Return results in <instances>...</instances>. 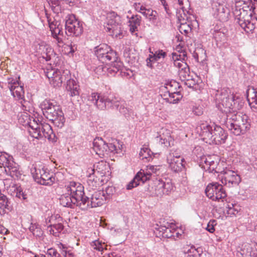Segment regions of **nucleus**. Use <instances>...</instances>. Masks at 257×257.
I'll return each mask as SVG.
<instances>
[{
  "instance_id": "ea45409f",
  "label": "nucleus",
  "mask_w": 257,
  "mask_h": 257,
  "mask_svg": "<svg viewBox=\"0 0 257 257\" xmlns=\"http://www.w3.org/2000/svg\"><path fill=\"white\" fill-rule=\"evenodd\" d=\"M51 121L58 127H62L64 126L65 121L63 112H59V116H57L56 118L55 117L54 118V120L53 119Z\"/></svg>"
},
{
  "instance_id": "4be33fe9",
  "label": "nucleus",
  "mask_w": 257,
  "mask_h": 257,
  "mask_svg": "<svg viewBox=\"0 0 257 257\" xmlns=\"http://www.w3.org/2000/svg\"><path fill=\"white\" fill-rule=\"evenodd\" d=\"M37 51L40 53L42 57L46 59V61H49L51 59V53H53L52 49L44 43H41L39 44V46L37 48Z\"/></svg>"
},
{
  "instance_id": "49530a36",
  "label": "nucleus",
  "mask_w": 257,
  "mask_h": 257,
  "mask_svg": "<svg viewBox=\"0 0 257 257\" xmlns=\"http://www.w3.org/2000/svg\"><path fill=\"white\" fill-rule=\"evenodd\" d=\"M160 143L161 144H164V146L166 147L171 146V141H172L171 138L169 135L167 136L166 137H164V136H160Z\"/></svg>"
},
{
  "instance_id": "864d4df0",
  "label": "nucleus",
  "mask_w": 257,
  "mask_h": 257,
  "mask_svg": "<svg viewBox=\"0 0 257 257\" xmlns=\"http://www.w3.org/2000/svg\"><path fill=\"white\" fill-rule=\"evenodd\" d=\"M62 32V27L58 25L56 28H55L53 32H51L53 38H57L58 35H60Z\"/></svg>"
},
{
  "instance_id": "58836bf2",
  "label": "nucleus",
  "mask_w": 257,
  "mask_h": 257,
  "mask_svg": "<svg viewBox=\"0 0 257 257\" xmlns=\"http://www.w3.org/2000/svg\"><path fill=\"white\" fill-rule=\"evenodd\" d=\"M184 67L179 70V75L181 79L185 80L191 76L190 75V69L187 64H183Z\"/></svg>"
},
{
  "instance_id": "09e8293b",
  "label": "nucleus",
  "mask_w": 257,
  "mask_h": 257,
  "mask_svg": "<svg viewBox=\"0 0 257 257\" xmlns=\"http://www.w3.org/2000/svg\"><path fill=\"white\" fill-rule=\"evenodd\" d=\"M16 196L23 200H25L27 198V194L23 192L21 188H17Z\"/></svg>"
},
{
  "instance_id": "338daca9",
  "label": "nucleus",
  "mask_w": 257,
  "mask_h": 257,
  "mask_svg": "<svg viewBox=\"0 0 257 257\" xmlns=\"http://www.w3.org/2000/svg\"><path fill=\"white\" fill-rule=\"evenodd\" d=\"M228 211L229 212V213L233 214L234 215L238 212V210L234 208V209L232 207H230L229 205Z\"/></svg>"
},
{
  "instance_id": "c85d7f7f",
  "label": "nucleus",
  "mask_w": 257,
  "mask_h": 257,
  "mask_svg": "<svg viewBox=\"0 0 257 257\" xmlns=\"http://www.w3.org/2000/svg\"><path fill=\"white\" fill-rule=\"evenodd\" d=\"M181 18L179 16H178V20L181 22L180 25L179 27V30L180 32L187 36L189 33H190L192 31L191 25L189 23H186L184 22H181L182 18L183 21L185 20V18L183 17L181 15L180 16Z\"/></svg>"
},
{
  "instance_id": "f8f14e48",
  "label": "nucleus",
  "mask_w": 257,
  "mask_h": 257,
  "mask_svg": "<svg viewBox=\"0 0 257 257\" xmlns=\"http://www.w3.org/2000/svg\"><path fill=\"white\" fill-rule=\"evenodd\" d=\"M41 106L43 114L50 120L54 119L57 116H59V112H62L59 106L53 104L48 100H45L41 104Z\"/></svg>"
},
{
  "instance_id": "72a5a7b5",
  "label": "nucleus",
  "mask_w": 257,
  "mask_h": 257,
  "mask_svg": "<svg viewBox=\"0 0 257 257\" xmlns=\"http://www.w3.org/2000/svg\"><path fill=\"white\" fill-rule=\"evenodd\" d=\"M87 184L89 189L94 190L99 185L98 179L93 174H90L87 180Z\"/></svg>"
},
{
  "instance_id": "e2e57ef3",
  "label": "nucleus",
  "mask_w": 257,
  "mask_h": 257,
  "mask_svg": "<svg viewBox=\"0 0 257 257\" xmlns=\"http://www.w3.org/2000/svg\"><path fill=\"white\" fill-rule=\"evenodd\" d=\"M174 63L175 66L178 67L180 70L184 67L183 64H187L186 63L179 62V60H178L177 61H175Z\"/></svg>"
},
{
  "instance_id": "dca6fc26",
  "label": "nucleus",
  "mask_w": 257,
  "mask_h": 257,
  "mask_svg": "<svg viewBox=\"0 0 257 257\" xmlns=\"http://www.w3.org/2000/svg\"><path fill=\"white\" fill-rule=\"evenodd\" d=\"M222 184L228 187H232L237 186L241 181L240 176L232 171L225 172L221 177Z\"/></svg>"
},
{
  "instance_id": "680f3d73",
  "label": "nucleus",
  "mask_w": 257,
  "mask_h": 257,
  "mask_svg": "<svg viewBox=\"0 0 257 257\" xmlns=\"http://www.w3.org/2000/svg\"><path fill=\"white\" fill-rule=\"evenodd\" d=\"M153 61H155V60L153 59V55H150L149 56V57L146 60L147 65L150 68H152L153 66H152V62H153Z\"/></svg>"
},
{
  "instance_id": "1a4fd4ad",
  "label": "nucleus",
  "mask_w": 257,
  "mask_h": 257,
  "mask_svg": "<svg viewBox=\"0 0 257 257\" xmlns=\"http://www.w3.org/2000/svg\"><path fill=\"white\" fill-rule=\"evenodd\" d=\"M180 88L179 83L176 81H171L166 84L164 99L170 103H176L181 98L180 92L177 90Z\"/></svg>"
},
{
  "instance_id": "052dcab7",
  "label": "nucleus",
  "mask_w": 257,
  "mask_h": 257,
  "mask_svg": "<svg viewBox=\"0 0 257 257\" xmlns=\"http://www.w3.org/2000/svg\"><path fill=\"white\" fill-rule=\"evenodd\" d=\"M74 40H73V41H72L71 44H70V53H74L75 51H76L77 50V45L74 43Z\"/></svg>"
},
{
  "instance_id": "f03ea898",
  "label": "nucleus",
  "mask_w": 257,
  "mask_h": 257,
  "mask_svg": "<svg viewBox=\"0 0 257 257\" xmlns=\"http://www.w3.org/2000/svg\"><path fill=\"white\" fill-rule=\"evenodd\" d=\"M66 189L68 193L62 194L59 198L61 205L71 208L76 205L82 210L88 209V199L84 195L83 186L79 183L70 182Z\"/></svg>"
},
{
  "instance_id": "bb28decb",
  "label": "nucleus",
  "mask_w": 257,
  "mask_h": 257,
  "mask_svg": "<svg viewBox=\"0 0 257 257\" xmlns=\"http://www.w3.org/2000/svg\"><path fill=\"white\" fill-rule=\"evenodd\" d=\"M104 54L103 57H101L102 58L98 59V60L102 63H105L108 65L112 61H115L116 60V53L112 49L110 50V52L105 53Z\"/></svg>"
},
{
  "instance_id": "412c9836",
  "label": "nucleus",
  "mask_w": 257,
  "mask_h": 257,
  "mask_svg": "<svg viewBox=\"0 0 257 257\" xmlns=\"http://www.w3.org/2000/svg\"><path fill=\"white\" fill-rule=\"evenodd\" d=\"M9 88L12 94L18 99H22L24 95V91L23 87L20 86L18 82H14L13 83L9 84Z\"/></svg>"
},
{
  "instance_id": "774afa93",
  "label": "nucleus",
  "mask_w": 257,
  "mask_h": 257,
  "mask_svg": "<svg viewBox=\"0 0 257 257\" xmlns=\"http://www.w3.org/2000/svg\"><path fill=\"white\" fill-rule=\"evenodd\" d=\"M50 229L48 230L50 234H53L54 236L57 237L58 236L59 234L58 232L56 231H55L53 227H50Z\"/></svg>"
},
{
  "instance_id": "0e129e2a",
  "label": "nucleus",
  "mask_w": 257,
  "mask_h": 257,
  "mask_svg": "<svg viewBox=\"0 0 257 257\" xmlns=\"http://www.w3.org/2000/svg\"><path fill=\"white\" fill-rule=\"evenodd\" d=\"M148 171L146 172L145 173H146L147 172L151 173V172H150V171H151L152 172L155 173H156L157 172V168H155L154 166H148ZM151 175H152V174H151Z\"/></svg>"
},
{
  "instance_id": "f704fd0d",
  "label": "nucleus",
  "mask_w": 257,
  "mask_h": 257,
  "mask_svg": "<svg viewBox=\"0 0 257 257\" xmlns=\"http://www.w3.org/2000/svg\"><path fill=\"white\" fill-rule=\"evenodd\" d=\"M153 152L148 147H144L141 149L139 155L142 160H146L147 161H150L152 159L151 155Z\"/></svg>"
},
{
  "instance_id": "4468645a",
  "label": "nucleus",
  "mask_w": 257,
  "mask_h": 257,
  "mask_svg": "<svg viewBox=\"0 0 257 257\" xmlns=\"http://www.w3.org/2000/svg\"><path fill=\"white\" fill-rule=\"evenodd\" d=\"M212 6L215 11V15L219 21L226 22L228 20L230 11L224 3L214 2Z\"/></svg>"
},
{
  "instance_id": "e433bc0d",
  "label": "nucleus",
  "mask_w": 257,
  "mask_h": 257,
  "mask_svg": "<svg viewBox=\"0 0 257 257\" xmlns=\"http://www.w3.org/2000/svg\"><path fill=\"white\" fill-rule=\"evenodd\" d=\"M246 95L248 102L257 100V91L252 87H248L246 92Z\"/></svg>"
},
{
  "instance_id": "c756f323",
  "label": "nucleus",
  "mask_w": 257,
  "mask_h": 257,
  "mask_svg": "<svg viewBox=\"0 0 257 257\" xmlns=\"http://www.w3.org/2000/svg\"><path fill=\"white\" fill-rule=\"evenodd\" d=\"M108 66L109 67H108L107 70L110 73H116L118 71L121 70L122 63L120 61L118 60V57L116 56V60L115 61H112Z\"/></svg>"
},
{
  "instance_id": "0eeeda50",
  "label": "nucleus",
  "mask_w": 257,
  "mask_h": 257,
  "mask_svg": "<svg viewBox=\"0 0 257 257\" xmlns=\"http://www.w3.org/2000/svg\"><path fill=\"white\" fill-rule=\"evenodd\" d=\"M31 131L30 133L33 138L40 139L44 137L52 142H56L55 135L53 133L51 126L47 123L36 124V127L31 126Z\"/></svg>"
},
{
  "instance_id": "9d476101",
  "label": "nucleus",
  "mask_w": 257,
  "mask_h": 257,
  "mask_svg": "<svg viewBox=\"0 0 257 257\" xmlns=\"http://www.w3.org/2000/svg\"><path fill=\"white\" fill-rule=\"evenodd\" d=\"M206 196L212 200H218L226 197V193L221 184L213 182L208 185L205 189Z\"/></svg>"
},
{
  "instance_id": "39448f33",
  "label": "nucleus",
  "mask_w": 257,
  "mask_h": 257,
  "mask_svg": "<svg viewBox=\"0 0 257 257\" xmlns=\"http://www.w3.org/2000/svg\"><path fill=\"white\" fill-rule=\"evenodd\" d=\"M122 145L117 140L111 143H106L101 138H96L93 140V149L100 157L103 158L110 154H119Z\"/></svg>"
},
{
  "instance_id": "5fc2aeb1",
  "label": "nucleus",
  "mask_w": 257,
  "mask_h": 257,
  "mask_svg": "<svg viewBox=\"0 0 257 257\" xmlns=\"http://www.w3.org/2000/svg\"><path fill=\"white\" fill-rule=\"evenodd\" d=\"M43 231L42 230L40 225L36 228L35 231L33 232V235L37 237H41L43 235Z\"/></svg>"
},
{
  "instance_id": "3c124183",
  "label": "nucleus",
  "mask_w": 257,
  "mask_h": 257,
  "mask_svg": "<svg viewBox=\"0 0 257 257\" xmlns=\"http://www.w3.org/2000/svg\"><path fill=\"white\" fill-rule=\"evenodd\" d=\"M47 254L48 256H50L52 257H61L60 254L54 248H50L47 250Z\"/></svg>"
},
{
  "instance_id": "603ef678",
  "label": "nucleus",
  "mask_w": 257,
  "mask_h": 257,
  "mask_svg": "<svg viewBox=\"0 0 257 257\" xmlns=\"http://www.w3.org/2000/svg\"><path fill=\"white\" fill-rule=\"evenodd\" d=\"M61 0H47L49 5H51L52 9L54 11L60 5Z\"/></svg>"
},
{
  "instance_id": "c9c22d12",
  "label": "nucleus",
  "mask_w": 257,
  "mask_h": 257,
  "mask_svg": "<svg viewBox=\"0 0 257 257\" xmlns=\"http://www.w3.org/2000/svg\"><path fill=\"white\" fill-rule=\"evenodd\" d=\"M45 170V168L44 167L38 168L34 167L31 168V172L35 181L37 182V180H40L42 178L43 175V172H44Z\"/></svg>"
},
{
  "instance_id": "f257e3e1",
  "label": "nucleus",
  "mask_w": 257,
  "mask_h": 257,
  "mask_svg": "<svg viewBox=\"0 0 257 257\" xmlns=\"http://www.w3.org/2000/svg\"><path fill=\"white\" fill-rule=\"evenodd\" d=\"M215 97L218 108L226 114V125L228 130L235 136L245 134L250 128L248 116L240 112L234 113L243 106L241 98L231 93L228 88L216 90Z\"/></svg>"
},
{
  "instance_id": "423d86ee",
  "label": "nucleus",
  "mask_w": 257,
  "mask_h": 257,
  "mask_svg": "<svg viewBox=\"0 0 257 257\" xmlns=\"http://www.w3.org/2000/svg\"><path fill=\"white\" fill-rule=\"evenodd\" d=\"M201 135L205 139H208L212 143L220 145L225 143L227 138V133L220 126L213 125L212 126L207 123H202L200 126Z\"/></svg>"
},
{
  "instance_id": "393cba45",
  "label": "nucleus",
  "mask_w": 257,
  "mask_h": 257,
  "mask_svg": "<svg viewBox=\"0 0 257 257\" xmlns=\"http://www.w3.org/2000/svg\"><path fill=\"white\" fill-rule=\"evenodd\" d=\"M141 17L139 15H133L130 19L128 23L130 31L132 33L138 31V27L141 24Z\"/></svg>"
},
{
  "instance_id": "c03bdc74",
  "label": "nucleus",
  "mask_w": 257,
  "mask_h": 257,
  "mask_svg": "<svg viewBox=\"0 0 257 257\" xmlns=\"http://www.w3.org/2000/svg\"><path fill=\"white\" fill-rule=\"evenodd\" d=\"M91 247L96 250L102 251L104 249V243H102L98 240H95L91 243Z\"/></svg>"
},
{
  "instance_id": "ddd939ff",
  "label": "nucleus",
  "mask_w": 257,
  "mask_h": 257,
  "mask_svg": "<svg viewBox=\"0 0 257 257\" xmlns=\"http://www.w3.org/2000/svg\"><path fill=\"white\" fill-rule=\"evenodd\" d=\"M66 33L68 35L79 37L83 32L82 24L77 20L68 19L65 23Z\"/></svg>"
},
{
  "instance_id": "6ab92c4d",
  "label": "nucleus",
  "mask_w": 257,
  "mask_h": 257,
  "mask_svg": "<svg viewBox=\"0 0 257 257\" xmlns=\"http://www.w3.org/2000/svg\"><path fill=\"white\" fill-rule=\"evenodd\" d=\"M43 174L42 178L37 180L38 183L45 186H51L54 183L55 178L53 173H50L49 170L45 168Z\"/></svg>"
},
{
  "instance_id": "9b49d317",
  "label": "nucleus",
  "mask_w": 257,
  "mask_h": 257,
  "mask_svg": "<svg viewBox=\"0 0 257 257\" xmlns=\"http://www.w3.org/2000/svg\"><path fill=\"white\" fill-rule=\"evenodd\" d=\"M167 160L170 168L175 172L181 171L184 167V159L181 157L180 154L176 151L171 150L167 155Z\"/></svg>"
},
{
  "instance_id": "a18cd8bd",
  "label": "nucleus",
  "mask_w": 257,
  "mask_h": 257,
  "mask_svg": "<svg viewBox=\"0 0 257 257\" xmlns=\"http://www.w3.org/2000/svg\"><path fill=\"white\" fill-rule=\"evenodd\" d=\"M150 52L153 54V57L155 61H158L161 58H165L167 55L166 53L164 52L162 50H159L156 51L154 54L151 51Z\"/></svg>"
},
{
  "instance_id": "473e14b6",
  "label": "nucleus",
  "mask_w": 257,
  "mask_h": 257,
  "mask_svg": "<svg viewBox=\"0 0 257 257\" xmlns=\"http://www.w3.org/2000/svg\"><path fill=\"white\" fill-rule=\"evenodd\" d=\"M111 50V48L107 45L101 44L95 48V54L98 59L100 58H102L103 55L105 54V53H108Z\"/></svg>"
},
{
  "instance_id": "4c0bfd02",
  "label": "nucleus",
  "mask_w": 257,
  "mask_h": 257,
  "mask_svg": "<svg viewBox=\"0 0 257 257\" xmlns=\"http://www.w3.org/2000/svg\"><path fill=\"white\" fill-rule=\"evenodd\" d=\"M142 14L150 21L154 22L157 20L158 13L156 11L148 9L146 11H143Z\"/></svg>"
},
{
  "instance_id": "20e7f679",
  "label": "nucleus",
  "mask_w": 257,
  "mask_h": 257,
  "mask_svg": "<svg viewBox=\"0 0 257 257\" xmlns=\"http://www.w3.org/2000/svg\"><path fill=\"white\" fill-rule=\"evenodd\" d=\"M235 21L244 31L249 33H252L256 28L257 25V9L251 6L249 8L245 6L242 8H238L235 6L233 11Z\"/></svg>"
},
{
  "instance_id": "cd10ccee",
  "label": "nucleus",
  "mask_w": 257,
  "mask_h": 257,
  "mask_svg": "<svg viewBox=\"0 0 257 257\" xmlns=\"http://www.w3.org/2000/svg\"><path fill=\"white\" fill-rule=\"evenodd\" d=\"M163 184H162L161 180H158L153 182V185L151 187L150 191L152 192V195L157 196H161L163 195V191H162Z\"/></svg>"
},
{
  "instance_id": "bf43d9fd",
  "label": "nucleus",
  "mask_w": 257,
  "mask_h": 257,
  "mask_svg": "<svg viewBox=\"0 0 257 257\" xmlns=\"http://www.w3.org/2000/svg\"><path fill=\"white\" fill-rule=\"evenodd\" d=\"M248 103L250 106V108L254 112H257V100H256L255 102H254V101L248 102Z\"/></svg>"
},
{
  "instance_id": "79ce46f5",
  "label": "nucleus",
  "mask_w": 257,
  "mask_h": 257,
  "mask_svg": "<svg viewBox=\"0 0 257 257\" xmlns=\"http://www.w3.org/2000/svg\"><path fill=\"white\" fill-rule=\"evenodd\" d=\"M162 184L163 185L162 187V191L164 194H168L173 188V186L170 180H166L165 181L161 180Z\"/></svg>"
},
{
  "instance_id": "5701e85b",
  "label": "nucleus",
  "mask_w": 257,
  "mask_h": 257,
  "mask_svg": "<svg viewBox=\"0 0 257 257\" xmlns=\"http://www.w3.org/2000/svg\"><path fill=\"white\" fill-rule=\"evenodd\" d=\"M11 210V207L9 199L6 195L0 194V213H5L10 211Z\"/></svg>"
},
{
  "instance_id": "7ed1b4c3",
  "label": "nucleus",
  "mask_w": 257,
  "mask_h": 257,
  "mask_svg": "<svg viewBox=\"0 0 257 257\" xmlns=\"http://www.w3.org/2000/svg\"><path fill=\"white\" fill-rule=\"evenodd\" d=\"M88 101L93 103L101 110L106 109H118L125 117H129L133 113L132 110L125 106L119 99L112 94L101 95L98 93H92L88 97Z\"/></svg>"
},
{
  "instance_id": "6e6552de",
  "label": "nucleus",
  "mask_w": 257,
  "mask_h": 257,
  "mask_svg": "<svg viewBox=\"0 0 257 257\" xmlns=\"http://www.w3.org/2000/svg\"><path fill=\"white\" fill-rule=\"evenodd\" d=\"M120 18L114 12L108 13L106 17V30L115 37L122 34Z\"/></svg>"
},
{
  "instance_id": "2f4dec72",
  "label": "nucleus",
  "mask_w": 257,
  "mask_h": 257,
  "mask_svg": "<svg viewBox=\"0 0 257 257\" xmlns=\"http://www.w3.org/2000/svg\"><path fill=\"white\" fill-rule=\"evenodd\" d=\"M13 157L5 152H0V167L5 170L9 165V163L13 161Z\"/></svg>"
},
{
  "instance_id": "37998d69",
  "label": "nucleus",
  "mask_w": 257,
  "mask_h": 257,
  "mask_svg": "<svg viewBox=\"0 0 257 257\" xmlns=\"http://www.w3.org/2000/svg\"><path fill=\"white\" fill-rule=\"evenodd\" d=\"M49 227H53L54 228L58 234L61 232L64 229V226L62 224V218L60 216H58V220L57 224H49L48 226V228Z\"/></svg>"
},
{
  "instance_id": "aec40b11",
  "label": "nucleus",
  "mask_w": 257,
  "mask_h": 257,
  "mask_svg": "<svg viewBox=\"0 0 257 257\" xmlns=\"http://www.w3.org/2000/svg\"><path fill=\"white\" fill-rule=\"evenodd\" d=\"M79 86L74 79H70V77L67 79L66 89L68 94L70 96L73 97L79 95Z\"/></svg>"
},
{
  "instance_id": "4d7b16f0",
  "label": "nucleus",
  "mask_w": 257,
  "mask_h": 257,
  "mask_svg": "<svg viewBox=\"0 0 257 257\" xmlns=\"http://www.w3.org/2000/svg\"><path fill=\"white\" fill-rule=\"evenodd\" d=\"M114 191V188L112 187H108L105 189V196L107 197V199L109 198L110 195L112 194Z\"/></svg>"
},
{
  "instance_id": "8fccbe9b",
  "label": "nucleus",
  "mask_w": 257,
  "mask_h": 257,
  "mask_svg": "<svg viewBox=\"0 0 257 257\" xmlns=\"http://www.w3.org/2000/svg\"><path fill=\"white\" fill-rule=\"evenodd\" d=\"M216 224V221L215 220H211L208 222L206 230L210 233H213L215 231L214 226Z\"/></svg>"
},
{
  "instance_id": "a19ab883",
  "label": "nucleus",
  "mask_w": 257,
  "mask_h": 257,
  "mask_svg": "<svg viewBox=\"0 0 257 257\" xmlns=\"http://www.w3.org/2000/svg\"><path fill=\"white\" fill-rule=\"evenodd\" d=\"M183 252L187 254L186 257H198L200 254L199 249L195 248L193 246L188 249H184Z\"/></svg>"
},
{
  "instance_id": "f3484780",
  "label": "nucleus",
  "mask_w": 257,
  "mask_h": 257,
  "mask_svg": "<svg viewBox=\"0 0 257 257\" xmlns=\"http://www.w3.org/2000/svg\"><path fill=\"white\" fill-rule=\"evenodd\" d=\"M50 80V83L54 87H59L61 85L63 82L67 81V79L70 77L69 71L66 70L61 72V71H56L53 73L52 76L47 75Z\"/></svg>"
},
{
  "instance_id": "2eb2a0df",
  "label": "nucleus",
  "mask_w": 257,
  "mask_h": 257,
  "mask_svg": "<svg viewBox=\"0 0 257 257\" xmlns=\"http://www.w3.org/2000/svg\"><path fill=\"white\" fill-rule=\"evenodd\" d=\"M88 207L89 208H94L99 207L105 203L107 199V197L105 196L103 190H99L95 192L91 195L90 199L87 197Z\"/></svg>"
},
{
  "instance_id": "69168bd1",
  "label": "nucleus",
  "mask_w": 257,
  "mask_h": 257,
  "mask_svg": "<svg viewBox=\"0 0 257 257\" xmlns=\"http://www.w3.org/2000/svg\"><path fill=\"white\" fill-rule=\"evenodd\" d=\"M57 23L58 22H57L56 23L52 22L51 23H49V27H50L51 32H53V31L55 28H56L57 26H58Z\"/></svg>"
},
{
  "instance_id": "b1692460",
  "label": "nucleus",
  "mask_w": 257,
  "mask_h": 257,
  "mask_svg": "<svg viewBox=\"0 0 257 257\" xmlns=\"http://www.w3.org/2000/svg\"><path fill=\"white\" fill-rule=\"evenodd\" d=\"M154 233H156L157 236H162L166 238L171 237L172 234H168V231H170V228L166 227V226L159 225L158 224H156L154 226Z\"/></svg>"
},
{
  "instance_id": "de8ad7c7",
  "label": "nucleus",
  "mask_w": 257,
  "mask_h": 257,
  "mask_svg": "<svg viewBox=\"0 0 257 257\" xmlns=\"http://www.w3.org/2000/svg\"><path fill=\"white\" fill-rule=\"evenodd\" d=\"M185 84L189 88H194L197 84L196 81L191 77L185 80Z\"/></svg>"
},
{
  "instance_id": "13d9d810",
  "label": "nucleus",
  "mask_w": 257,
  "mask_h": 257,
  "mask_svg": "<svg viewBox=\"0 0 257 257\" xmlns=\"http://www.w3.org/2000/svg\"><path fill=\"white\" fill-rule=\"evenodd\" d=\"M39 226V224H38L37 222H31L30 226L29 227V230L33 233V232L35 231L36 228Z\"/></svg>"
},
{
  "instance_id": "6e6d98bb",
  "label": "nucleus",
  "mask_w": 257,
  "mask_h": 257,
  "mask_svg": "<svg viewBox=\"0 0 257 257\" xmlns=\"http://www.w3.org/2000/svg\"><path fill=\"white\" fill-rule=\"evenodd\" d=\"M192 111L194 114L198 116L201 115L203 113L202 108L200 106H194Z\"/></svg>"
},
{
  "instance_id": "a211bd4d",
  "label": "nucleus",
  "mask_w": 257,
  "mask_h": 257,
  "mask_svg": "<svg viewBox=\"0 0 257 257\" xmlns=\"http://www.w3.org/2000/svg\"><path fill=\"white\" fill-rule=\"evenodd\" d=\"M141 171H142V170ZM150 177V173L147 172L145 173L144 171H143V172L140 171L137 173L133 180L130 182L127 185L126 189L127 190H131L133 188L139 185L141 182L144 183L147 180H149Z\"/></svg>"
},
{
  "instance_id": "7c9ffc66",
  "label": "nucleus",
  "mask_w": 257,
  "mask_h": 257,
  "mask_svg": "<svg viewBox=\"0 0 257 257\" xmlns=\"http://www.w3.org/2000/svg\"><path fill=\"white\" fill-rule=\"evenodd\" d=\"M7 174L10 175L13 178L18 177L20 175L16 164L13 161L11 163H9V165L5 170Z\"/></svg>"
},
{
  "instance_id": "a878e982",
  "label": "nucleus",
  "mask_w": 257,
  "mask_h": 257,
  "mask_svg": "<svg viewBox=\"0 0 257 257\" xmlns=\"http://www.w3.org/2000/svg\"><path fill=\"white\" fill-rule=\"evenodd\" d=\"M104 54L103 57H101L102 58L98 59V60L102 63H105L108 65L112 61H115L116 60V53L112 49L110 50V52L105 53Z\"/></svg>"
}]
</instances>
